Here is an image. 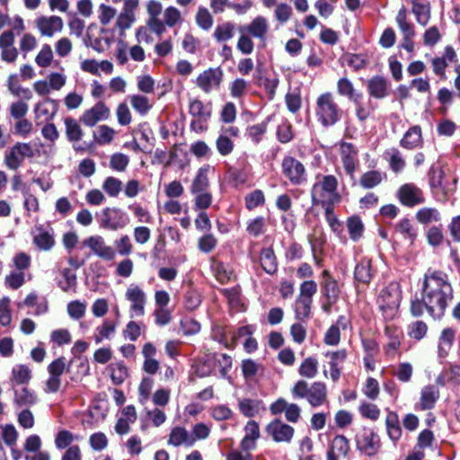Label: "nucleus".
<instances>
[{"mask_svg":"<svg viewBox=\"0 0 460 460\" xmlns=\"http://www.w3.org/2000/svg\"><path fill=\"white\" fill-rule=\"evenodd\" d=\"M453 288L448 275L439 270L429 269L422 280L421 299L411 302V312L418 317L426 310L434 319H440L453 299Z\"/></svg>","mask_w":460,"mask_h":460,"instance_id":"f257e3e1","label":"nucleus"},{"mask_svg":"<svg viewBox=\"0 0 460 460\" xmlns=\"http://www.w3.org/2000/svg\"><path fill=\"white\" fill-rule=\"evenodd\" d=\"M338 180L334 175H324L314 183L311 189V199L313 205L335 206L341 200L338 192Z\"/></svg>","mask_w":460,"mask_h":460,"instance_id":"f03ea898","label":"nucleus"},{"mask_svg":"<svg viewBox=\"0 0 460 460\" xmlns=\"http://www.w3.org/2000/svg\"><path fill=\"white\" fill-rule=\"evenodd\" d=\"M294 399H305L314 408L320 407L328 402L326 385L323 382L309 384L305 380H298L291 389Z\"/></svg>","mask_w":460,"mask_h":460,"instance_id":"7ed1b4c3","label":"nucleus"},{"mask_svg":"<svg viewBox=\"0 0 460 460\" xmlns=\"http://www.w3.org/2000/svg\"><path fill=\"white\" fill-rule=\"evenodd\" d=\"M315 115L323 127L333 126L341 119L342 111L332 93L327 92L317 97Z\"/></svg>","mask_w":460,"mask_h":460,"instance_id":"20e7f679","label":"nucleus"},{"mask_svg":"<svg viewBox=\"0 0 460 460\" xmlns=\"http://www.w3.org/2000/svg\"><path fill=\"white\" fill-rule=\"evenodd\" d=\"M401 291L397 284H390L383 288L377 297V305L385 320L394 319L398 313Z\"/></svg>","mask_w":460,"mask_h":460,"instance_id":"39448f33","label":"nucleus"},{"mask_svg":"<svg viewBox=\"0 0 460 460\" xmlns=\"http://www.w3.org/2000/svg\"><path fill=\"white\" fill-rule=\"evenodd\" d=\"M35 156V150L31 143L16 142L4 154V164L12 171L18 170L26 158L31 159Z\"/></svg>","mask_w":460,"mask_h":460,"instance_id":"423d86ee","label":"nucleus"},{"mask_svg":"<svg viewBox=\"0 0 460 460\" xmlns=\"http://www.w3.org/2000/svg\"><path fill=\"white\" fill-rule=\"evenodd\" d=\"M99 223L102 228L116 231L125 227L128 224V218L119 208H106L99 216Z\"/></svg>","mask_w":460,"mask_h":460,"instance_id":"0eeeda50","label":"nucleus"},{"mask_svg":"<svg viewBox=\"0 0 460 460\" xmlns=\"http://www.w3.org/2000/svg\"><path fill=\"white\" fill-rule=\"evenodd\" d=\"M338 146L343 169L350 179L354 180L355 172L358 164V150L355 145L349 142L341 141Z\"/></svg>","mask_w":460,"mask_h":460,"instance_id":"6e6552de","label":"nucleus"},{"mask_svg":"<svg viewBox=\"0 0 460 460\" xmlns=\"http://www.w3.org/2000/svg\"><path fill=\"white\" fill-rule=\"evenodd\" d=\"M224 73L220 67H210L200 73L196 78V85L205 93H209L220 87Z\"/></svg>","mask_w":460,"mask_h":460,"instance_id":"1a4fd4ad","label":"nucleus"},{"mask_svg":"<svg viewBox=\"0 0 460 460\" xmlns=\"http://www.w3.org/2000/svg\"><path fill=\"white\" fill-rule=\"evenodd\" d=\"M282 172L293 185H300L305 181V169L304 164L292 156L284 157Z\"/></svg>","mask_w":460,"mask_h":460,"instance_id":"9d476101","label":"nucleus"},{"mask_svg":"<svg viewBox=\"0 0 460 460\" xmlns=\"http://www.w3.org/2000/svg\"><path fill=\"white\" fill-rule=\"evenodd\" d=\"M125 297L130 302L131 317H139L145 314L146 295L139 286L135 284L129 285L125 292Z\"/></svg>","mask_w":460,"mask_h":460,"instance_id":"9b49d317","label":"nucleus"},{"mask_svg":"<svg viewBox=\"0 0 460 460\" xmlns=\"http://www.w3.org/2000/svg\"><path fill=\"white\" fill-rule=\"evenodd\" d=\"M357 448L367 456H375L380 448L379 438L374 430L364 429L363 431L357 435Z\"/></svg>","mask_w":460,"mask_h":460,"instance_id":"f8f14e48","label":"nucleus"},{"mask_svg":"<svg viewBox=\"0 0 460 460\" xmlns=\"http://www.w3.org/2000/svg\"><path fill=\"white\" fill-rule=\"evenodd\" d=\"M266 432L277 443H289L294 437L295 429L280 420H274L267 425Z\"/></svg>","mask_w":460,"mask_h":460,"instance_id":"ddd939ff","label":"nucleus"},{"mask_svg":"<svg viewBox=\"0 0 460 460\" xmlns=\"http://www.w3.org/2000/svg\"><path fill=\"white\" fill-rule=\"evenodd\" d=\"M273 415L284 412L288 421L296 423L301 417V408L296 403L288 402L285 399L279 398L270 406Z\"/></svg>","mask_w":460,"mask_h":460,"instance_id":"4468645a","label":"nucleus"},{"mask_svg":"<svg viewBox=\"0 0 460 460\" xmlns=\"http://www.w3.org/2000/svg\"><path fill=\"white\" fill-rule=\"evenodd\" d=\"M35 26L41 36L53 37L55 33L60 32L63 29V20L56 15L40 16L35 20Z\"/></svg>","mask_w":460,"mask_h":460,"instance_id":"2eb2a0df","label":"nucleus"},{"mask_svg":"<svg viewBox=\"0 0 460 460\" xmlns=\"http://www.w3.org/2000/svg\"><path fill=\"white\" fill-rule=\"evenodd\" d=\"M83 243L90 248L95 255L103 260L111 261L115 258L116 252L114 249L107 245L104 239L100 235L90 236Z\"/></svg>","mask_w":460,"mask_h":460,"instance_id":"dca6fc26","label":"nucleus"},{"mask_svg":"<svg viewBox=\"0 0 460 460\" xmlns=\"http://www.w3.org/2000/svg\"><path fill=\"white\" fill-rule=\"evenodd\" d=\"M110 117V109L103 102H98L91 109L86 110L80 118V120L88 127L95 126L99 121L105 120Z\"/></svg>","mask_w":460,"mask_h":460,"instance_id":"f3484780","label":"nucleus"},{"mask_svg":"<svg viewBox=\"0 0 460 460\" xmlns=\"http://www.w3.org/2000/svg\"><path fill=\"white\" fill-rule=\"evenodd\" d=\"M401 203L407 207H414L425 201L422 190L413 184H404L398 191Z\"/></svg>","mask_w":460,"mask_h":460,"instance_id":"a211bd4d","label":"nucleus"},{"mask_svg":"<svg viewBox=\"0 0 460 460\" xmlns=\"http://www.w3.org/2000/svg\"><path fill=\"white\" fill-rule=\"evenodd\" d=\"M146 12L148 19L146 24L148 28L156 35L163 34V23L160 14L163 13V4L157 0H150L146 4Z\"/></svg>","mask_w":460,"mask_h":460,"instance_id":"6ab92c4d","label":"nucleus"},{"mask_svg":"<svg viewBox=\"0 0 460 460\" xmlns=\"http://www.w3.org/2000/svg\"><path fill=\"white\" fill-rule=\"evenodd\" d=\"M270 29L268 20L263 16L255 17L249 24L240 28L241 33H247L251 37L264 41Z\"/></svg>","mask_w":460,"mask_h":460,"instance_id":"aec40b11","label":"nucleus"},{"mask_svg":"<svg viewBox=\"0 0 460 460\" xmlns=\"http://www.w3.org/2000/svg\"><path fill=\"white\" fill-rule=\"evenodd\" d=\"M141 352L145 358L143 370L149 375H155L160 367L159 361L155 358L156 348L153 343L146 342L143 345Z\"/></svg>","mask_w":460,"mask_h":460,"instance_id":"412c9836","label":"nucleus"},{"mask_svg":"<svg viewBox=\"0 0 460 460\" xmlns=\"http://www.w3.org/2000/svg\"><path fill=\"white\" fill-rule=\"evenodd\" d=\"M168 444L173 447H190L195 444V438L185 428L178 426L172 429Z\"/></svg>","mask_w":460,"mask_h":460,"instance_id":"4be33fe9","label":"nucleus"},{"mask_svg":"<svg viewBox=\"0 0 460 460\" xmlns=\"http://www.w3.org/2000/svg\"><path fill=\"white\" fill-rule=\"evenodd\" d=\"M439 396L440 393L438 386L434 385H425L420 391V409L422 411L433 409Z\"/></svg>","mask_w":460,"mask_h":460,"instance_id":"5701e85b","label":"nucleus"},{"mask_svg":"<svg viewBox=\"0 0 460 460\" xmlns=\"http://www.w3.org/2000/svg\"><path fill=\"white\" fill-rule=\"evenodd\" d=\"M33 243L41 251H49L55 245L53 234L43 226H38L33 233Z\"/></svg>","mask_w":460,"mask_h":460,"instance_id":"b1692460","label":"nucleus"},{"mask_svg":"<svg viewBox=\"0 0 460 460\" xmlns=\"http://www.w3.org/2000/svg\"><path fill=\"white\" fill-rule=\"evenodd\" d=\"M369 94L376 99H383L388 95V82L382 76H374L367 84Z\"/></svg>","mask_w":460,"mask_h":460,"instance_id":"393cba45","label":"nucleus"},{"mask_svg":"<svg viewBox=\"0 0 460 460\" xmlns=\"http://www.w3.org/2000/svg\"><path fill=\"white\" fill-rule=\"evenodd\" d=\"M411 11L416 17L417 22L426 26L430 19V4L427 0H411Z\"/></svg>","mask_w":460,"mask_h":460,"instance_id":"a878e982","label":"nucleus"},{"mask_svg":"<svg viewBox=\"0 0 460 460\" xmlns=\"http://www.w3.org/2000/svg\"><path fill=\"white\" fill-rule=\"evenodd\" d=\"M323 296L327 299V303L323 305V309L325 312H329L331 306L337 301L340 294L338 283L332 278L327 279L323 283Z\"/></svg>","mask_w":460,"mask_h":460,"instance_id":"bb28decb","label":"nucleus"},{"mask_svg":"<svg viewBox=\"0 0 460 460\" xmlns=\"http://www.w3.org/2000/svg\"><path fill=\"white\" fill-rule=\"evenodd\" d=\"M422 144L421 128L420 126L410 128L400 141L401 146L406 149H414Z\"/></svg>","mask_w":460,"mask_h":460,"instance_id":"cd10ccee","label":"nucleus"},{"mask_svg":"<svg viewBox=\"0 0 460 460\" xmlns=\"http://www.w3.org/2000/svg\"><path fill=\"white\" fill-rule=\"evenodd\" d=\"M208 171L209 166H203L198 170L190 186V193L208 191L209 187Z\"/></svg>","mask_w":460,"mask_h":460,"instance_id":"c85d7f7f","label":"nucleus"},{"mask_svg":"<svg viewBox=\"0 0 460 460\" xmlns=\"http://www.w3.org/2000/svg\"><path fill=\"white\" fill-rule=\"evenodd\" d=\"M183 19L180 10L172 5L166 7L163 12V19H161V22L163 23V34L166 31V27L172 28L181 23Z\"/></svg>","mask_w":460,"mask_h":460,"instance_id":"c756f323","label":"nucleus"},{"mask_svg":"<svg viewBox=\"0 0 460 460\" xmlns=\"http://www.w3.org/2000/svg\"><path fill=\"white\" fill-rule=\"evenodd\" d=\"M38 397L33 390L28 387H22L14 390V402L19 407H30L36 404Z\"/></svg>","mask_w":460,"mask_h":460,"instance_id":"7c9ffc66","label":"nucleus"},{"mask_svg":"<svg viewBox=\"0 0 460 460\" xmlns=\"http://www.w3.org/2000/svg\"><path fill=\"white\" fill-rule=\"evenodd\" d=\"M58 110V101L47 98L43 102L36 105L35 112L39 116H42L46 120H51L57 114Z\"/></svg>","mask_w":460,"mask_h":460,"instance_id":"2f4dec72","label":"nucleus"},{"mask_svg":"<svg viewBox=\"0 0 460 460\" xmlns=\"http://www.w3.org/2000/svg\"><path fill=\"white\" fill-rule=\"evenodd\" d=\"M260 261L262 269L268 274H274L278 270L277 259L272 248H263L261 252Z\"/></svg>","mask_w":460,"mask_h":460,"instance_id":"473e14b6","label":"nucleus"},{"mask_svg":"<svg viewBox=\"0 0 460 460\" xmlns=\"http://www.w3.org/2000/svg\"><path fill=\"white\" fill-rule=\"evenodd\" d=\"M385 178V172L380 171H367L361 175L359 184L364 189H372L379 185Z\"/></svg>","mask_w":460,"mask_h":460,"instance_id":"72a5a7b5","label":"nucleus"},{"mask_svg":"<svg viewBox=\"0 0 460 460\" xmlns=\"http://www.w3.org/2000/svg\"><path fill=\"white\" fill-rule=\"evenodd\" d=\"M385 333L388 339L387 352H395L401 345V340L403 336L402 332L394 325H386Z\"/></svg>","mask_w":460,"mask_h":460,"instance_id":"f704fd0d","label":"nucleus"},{"mask_svg":"<svg viewBox=\"0 0 460 460\" xmlns=\"http://www.w3.org/2000/svg\"><path fill=\"white\" fill-rule=\"evenodd\" d=\"M337 93L341 96L347 97L351 102H356L358 97H362V94L355 90L351 81L346 77L338 80Z\"/></svg>","mask_w":460,"mask_h":460,"instance_id":"c9c22d12","label":"nucleus"},{"mask_svg":"<svg viewBox=\"0 0 460 460\" xmlns=\"http://www.w3.org/2000/svg\"><path fill=\"white\" fill-rule=\"evenodd\" d=\"M396 232L399 233L402 238L409 242L410 244H413L415 242L418 232L408 218H403L396 225Z\"/></svg>","mask_w":460,"mask_h":460,"instance_id":"e433bc0d","label":"nucleus"},{"mask_svg":"<svg viewBox=\"0 0 460 460\" xmlns=\"http://www.w3.org/2000/svg\"><path fill=\"white\" fill-rule=\"evenodd\" d=\"M456 338V331L452 328H446L441 332L438 344V355L445 358L451 349Z\"/></svg>","mask_w":460,"mask_h":460,"instance_id":"4c0bfd02","label":"nucleus"},{"mask_svg":"<svg viewBox=\"0 0 460 460\" xmlns=\"http://www.w3.org/2000/svg\"><path fill=\"white\" fill-rule=\"evenodd\" d=\"M261 402L249 398L238 400V409L245 417H254L260 412Z\"/></svg>","mask_w":460,"mask_h":460,"instance_id":"58836bf2","label":"nucleus"},{"mask_svg":"<svg viewBox=\"0 0 460 460\" xmlns=\"http://www.w3.org/2000/svg\"><path fill=\"white\" fill-rule=\"evenodd\" d=\"M416 220L422 225L438 222L441 218L439 211L435 208H421L416 213Z\"/></svg>","mask_w":460,"mask_h":460,"instance_id":"ea45409f","label":"nucleus"},{"mask_svg":"<svg viewBox=\"0 0 460 460\" xmlns=\"http://www.w3.org/2000/svg\"><path fill=\"white\" fill-rule=\"evenodd\" d=\"M312 304L313 301L297 296L294 303L296 318L299 321L309 319L311 316Z\"/></svg>","mask_w":460,"mask_h":460,"instance_id":"a19ab883","label":"nucleus"},{"mask_svg":"<svg viewBox=\"0 0 460 460\" xmlns=\"http://www.w3.org/2000/svg\"><path fill=\"white\" fill-rule=\"evenodd\" d=\"M66 136L71 142H77L82 139L83 130L76 119L67 117L64 120Z\"/></svg>","mask_w":460,"mask_h":460,"instance_id":"79ce46f5","label":"nucleus"},{"mask_svg":"<svg viewBox=\"0 0 460 460\" xmlns=\"http://www.w3.org/2000/svg\"><path fill=\"white\" fill-rule=\"evenodd\" d=\"M395 21L403 36H415L414 26L412 23L408 22L407 11L404 7L399 10Z\"/></svg>","mask_w":460,"mask_h":460,"instance_id":"37998d69","label":"nucleus"},{"mask_svg":"<svg viewBox=\"0 0 460 460\" xmlns=\"http://www.w3.org/2000/svg\"><path fill=\"white\" fill-rule=\"evenodd\" d=\"M298 373L301 376L306 378H314L318 373V361L316 358L309 357L306 358L300 365Z\"/></svg>","mask_w":460,"mask_h":460,"instance_id":"c03bdc74","label":"nucleus"},{"mask_svg":"<svg viewBox=\"0 0 460 460\" xmlns=\"http://www.w3.org/2000/svg\"><path fill=\"white\" fill-rule=\"evenodd\" d=\"M355 279L362 283H368L372 279V272L370 269V261L362 260L355 268Z\"/></svg>","mask_w":460,"mask_h":460,"instance_id":"a18cd8bd","label":"nucleus"},{"mask_svg":"<svg viewBox=\"0 0 460 460\" xmlns=\"http://www.w3.org/2000/svg\"><path fill=\"white\" fill-rule=\"evenodd\" d=\"M349 451V440L343 435H337L332 442L331 448L328 450V452H332L334 455L344 457L348 455Z\"/></svg>","mask_w":460,"mask_h":460,"instance_id":"49530a36","label":"nucleus"},{"mask_svg":"<svg viewBox=\"0 0 460 460\" xmlns=\"http://www.w3.org/2000/svg\"><path fill=\"white\" fill-rule=\"evenodd\" d=\"M31 378V371L26 365H18L12 370V381L17 385L28 383Z\"/></svg>","mask_w":460,"mask_h":460,"instance_id":"de8ad7c7","label":"nucleus"},{"mask_svg":"<svg viewBox=\"0 0 460 460\" xmlns=\"http://www.w3.org/2000/svg\"><path fill=\"white\" fill-rule=\"evenodd\" d=\"M385 155L388 158L390 167L394 172H401L404 168L405 162L397 148H391Z\"/></svg>","mask_w":460,"mask_h":460,"instance_id":"09e8293b","label":"nucleus"},{"mask_svg":"<svg viewBox=\"0 0 460 460\" xmlns=\"http://www.w3.org/2000/svg\"><path fill=\"white\" fill-rule=\"evenodd\" d=\"M189 112L192 117L203 119H208L211 115L210 110L205 107L203 102L198 99L190 102Z\"/></svg>","mask_w":460,"mask_h":460,"instance_id":"8fccbe9b","label":"nucleus"},{"mask_svg":"<svg viewBox=\"0 0 460 460\" xmlns=\"http://www.w3.org/2000/svg\"><path fill=\"white\" fill-rule=\"evenodd\" d=\"M197 25L204 30L208 31L212 28L214 19L209 11L205 7H199L195 16Z\"/></svg>","mask_w":460,"mask_h":460,"instance_id":"3c124183","label":"nucleus"},{"mask_svg":"<svg viewBox=\"0 0 460 460\" xmlns=\"http://www.w3.org/2000/svg\"><path fill=\"white\" fill-rule=\"evenodd\" d=\"M234 24L232 22H224L217 25L214 31V38L219 41H226L234 37Z\"/></svg>","mask_w":460,"mask_h":460,"instance_id":"603ef678","label":"nucleus"},{"mask_svg":"<svg viewBox=\"0 0 460 460\" xmlns=\"http://www.w3.org/2000/svg\"><path fill=\"white\" fill-rule=\"evenodd\" d=\"M116 330V323L114 322L105 320L101 326L96 328L97 333L94 336L96 343L102 342L103 339H110Z\"/></svg>","mask_w":460,"mask_h":460,"instance_id":"864d4df0","label":"nucleus"},{"mask_svg":"<svg viewBox=\"0 0 460 460\" xmlns=\"http://www.w3.org/2000/svg\"><path fill=\"white\" fill-rule=\"evenodd\" d=\"M97 13L100 23L106 26L117 16V10L112 6L101 4L98 6Z\"/></svg>","mask_w":460,"mask_h":460,"instance_id":"5fc2aeb1","label":"nucleus"},{"mask_svg":"<svg viewBox=\"0 0 460 460\" xmlns=\"http://www.w3.org/2000/svg\"><path fill=\"white\" fill-rule=\"evenodd\" d=\"M54 55L51 47L44 44L35 58V63L40 67H48L51 65Z\"/></svg>","mask_w":460,"mask_h":460,"instance_id":"6e6d98bb","label":"nucleus"},{"mask_svg":"<svg viewBox=\"0 0 460 460\" xmlns=\"http://www.w3.org/2000/svg\"><path fill=\"white\" fill-rule=\"evenodd\" d=\"M8 90L15 96L22 95L25 99H31V93L27 88H22L17 80L16 75H10L7 80Z\"/></svg>","mask_w":460,"mask_h":460,"instance_id":"4d7b16f0","label":"nucleus"},{"mask_svg":"<svg viewBox=\"0 0 460 460\" xmlns=\"http://www.w3.org/2000/svg\"><path fill=\"white\" fill-rule=\"evenodd\" d=\"M25 283V272L13 270L4 278V284L12 289H18Z\"/></svg>","mask_w":460,"mask_h":460,"instance_id":"13d9d810","label":"nucleus"},{"mask_svg":"<svg viewBox=\"0 0 460 460\" xmlns=\"http://www.w3.org/2000/svg\"><path fill=\"white\" fill-rule=\"evenodd\" d=\"M103 190L110 197H117L122 190V181L115 177H107L102 183Z\"/></svg>","mask_w":460,"mask_h":460,"instance_id":"bf43d9fd","label":"nucleus"},{"mask_svg":"<svg viewBox=\"0 0 460 460\" xmlns=\"http://www.w3.org/2000/svg\"><path fill=\"white\" fill-rule=\"evenodd\" d=\"M285 101L290 112L296 113L298 111L302 104L300 90L296 88L292 92L288 93L286 94Z\"/></svg>","mask_w":460,"mask_h":460,"instance_id":"052dcab7","label":"nucleus"},{"mask_svg":"<svg viewBox=\"0 0 460 460\" xmlns=\"http://www.w3.org/2000/svg\"><path fill=\"white\" fill-rule=\"evenodd\" d=\"M115 135L113 128L107 125H102L97 128V133L94 134V139L100 145H106L112 141Z\"/></svg>","mask_w":460,"mask_h":460,"instance_id":"680f3d73","label":"nucleus"},{"mask_svg":"<svg viewBox=\"0 0 460 460\" xmlns=\"http://www.w3.org/2000/svg\"><path fill=\"white\" fill-rule=\"evenodd\" d=\"M349 236L352 240L357 241L362 236L364 226L358 217H349L347 223Z\"/></svg>","mask_w":460,"mask_h":460,"instance_id":"e2e57ef3","label":"nucleus"},{"mask_svg":"<svg viewBox=\"0 0 460 460\" xmlns=\"http://www.w3.org/2000/svg\"><path fill=\"white\" fill-rule=\"evenodd\" d=\"M344 319V317H340L337 324L332 325L324 335V343L329 346H336L339 344L341 340V331L339 327V323Z\"/></svg>","mask_w":460,"mask_h":460,"instance_id":"0e129e2a","label":"nucleus"},{"mask_svg":"<svg viewBox=\"0 0 460 460\" xmlns=\"http://www.w3.org/2000/svg\"><path fill=\"white\" fill-rule=\"evenodd\" d=\"M111 371V378L115 385L122 384L128 375L127 367L121 362L114 364Z\"/></svg>","mask_w":460,"mask_h":460,"instance_id":"69168bd1","label":"nucleus"},{"mask_svg":"<svg viewBox=\"0 0 460 460\" xmlns=\"http://www.w3.org/2000/svg\"><path fill=\"white\" fill-rule=\"evenodd\" d=\"M129 158L122 153H116L111 156L110 166L112 170L117 172H124L128 167Z\"/></svg>","mask_w":460,"mask_h":460,"instance_id":"338daca9","label":"nucleus"},{"mask_svg":"<svg viewBox=\"0 0 460 460\" xmlns=\"http://www.w3.org/2000/svg\"><path fill=\"white\" fill-rule=\"evenodd\" d=\"M264 202V194L261 190H255L245 197V205L249 210H252L253 208L263 205Z\"/></svg>","mask_w":460,"mask_h":460,"instance_id":"774afa93","label":"nucleus"}]
</instances>
